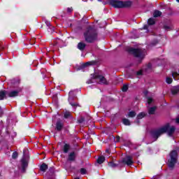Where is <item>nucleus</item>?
I'll return each mask as SVG.
<instances>
[{
  "instance_id": "5",
  "label": "nucleus",
  "mask_w": 179,
  "mask_h": 179,
  "mask_svg": "<svg viewBox=\"0 0 179 179\" xmlns=\"http://www.w3.org/2000/svg\"><path fill=\"white\" fill-rule=\"evenodd\" d=\"M84 36L87 43H93L97 40V33L92 27L87 28V31L84 34Z\"/></svg>"
},
{
  "instance_id": "12",
  "label": "nucleus",
  "mask_w": 179,
  "mask_h": 179,
  "mask_svg": "<svg viewBox=\"0 0 179 179\" xmlns=\"http://www.w3.org/2000/svg\"><path fill=\"white\" fill-rule=\"evenodd\" d=\"M78 50H80V51H83L85 50V48H86V43H83V42H80L78 44Z\"/></svg>"
},
{
  "instance_id": "28",
  "label": "nucleus",
  "mask_w": 179,
  "mask_h": 179,
  "mask_svg": "<svg viewBox=\"0 0 179 179\" xmlns=\"http://www.w3.org/2000/svg\"><path fill=\"white\" fill-rule=\"evenodd\" d=\"M80 174H86L87 173V171L86 170V169L82 168L80 169Z\"/></svg>"
},
{
  "instance_id": "24",
  "label": "nucleus",
  "mask_w": 179,
  "mask_h": 179,
  "mask_svg": "<svg viewBox=\"0 0 179 179\" xmlns=\"http://www.w3.org/2000/svg\"><path fill=\"white\" fill-rule=\"evenodd\" d=\"M164 29L166 31H169L171 30V29H173V27L171 25H164Z\"/></svg>"
},
{
  "instance_id": "50",
  "label": "nucleus",
  "mask_w": 179,
  "mask_h": 179,
  "mask_svg": "<svg viewBox=\"0 0 179 179\" xmlns=\"http://www.w3.org/2000/svg\"><path fill=\"white\" fill-rule=\"evenodd\" d=\"M178 2H179V0H176Z\"/></svg>"
},
{
  "instance_id": "16",
  "label": "nucleus",
  "mask_w": 179,
  "mask_h": 179,
  "mask_svg": "<svg viewBox=\"0 0 179 179\" xmlns=\"http://www.w3.org/2000/svg\"><path fill=\"white\" fill-rule=\"evenodd\" d=\"M71 146L69 145V144H64L63 150L64 153H68V152H69V149H70Z\"/></svg>"
},
{
  "instance_id": "48",
  "label": "nucleus",
  "mask_w": 179,
  "mask_h": 179,
  "mask_svg": "<svg viewBox=\"0 0 179 179\" xmlns=\"http://www.w3.org/2000/svg\"><path fill=\"white\" fill-rule=\"evenodd\" d=\"M0 50H2V47L0 46Z\"/></svg>"
},
{
  "instance_id": "22",
  "label": "nucleus",
  "mask_w": 179,
  "mask_h": 179,
  "mask_svg": "<svg viewBox=\"0 0 179 179\" xmlns=\"http://www.w3.org/2000/svg\"><path fill=\"white\" fill-rule=\"evenodd\" d=\"M155 111H156V107H151L148 110L149 114H155Z\"/></svg>"
},
{
  "instance_id": "38",
  "label": "nucleus",
  "mask_w": 179,
  "mask_h": 179,
  "mask_svg": "<svg viewBox=\"0 0 179 179\" xmlns=\"http://www.w3.org/2000/svg\"><path fill=\"white\" fill-rule=\"evenodd\" d=\"M3 114V110H2V108H1L0 106V117H2Z\"/></svg>"
},
{
  "instance_id": "43",
  "label": "nucleus",
  "mask_w": 179,
  "mask_h": 179,
  "mask_svg": "<svg viewBox=\"0 0 179 179\" xmlns=\"http://www.w3.org/2000/svg\"><path fill=\"white\" fill-rule=\"evenodd\" d=\"M51 33L54 32V27L50 28Z\"/></svg>"
},
{
  "instance_id": "36",
  "label": "nucleus",
  "mask_w": 179,
  "mask_h": 179,
  "mask_svg": "<svg viewBox=\"0 0 179 179\" xmlns=\"http://www.w3.org/2000/svg\"><path fill=\"white\" fill-rule=\"evenodd\" d=\"M79 124H82V122H85V118L81 117L80 120H78Z\"/></svg>"
},
{
  "instance_id": "34",
  "label": "nucleus",
  "mask_w": 179,
  "mask_h": 179,
  "mask_svg": "<svg viewBox=\"0 0 179 179\" xmlns=\"http://www.w3.org/2000/svg\"><path fill=\"white\" fill-rule=\"evenodd\" d=\"M108 166H109V167H117V164H114V163H113V162H110L109 164H108Z\"/></svg>"
},
{
  "instance_id": "10",
  "label": "nucleus",
  "mask_w": 179,
  "mask_h": 179,
  "mask_svg": "<svg viewBox=\"0 0 179 179\" xmlns=\"http://www.w3.org/2000/svg\"><path fill=\"white\" fill-rule=\"evenodd\" d=\"M20 92H22V88L18 87L16 90L7 92V96L8 97H16L17 96H19V93H20Z\"/></svg>"
},
{
  "instance_id": "21",
  "label": "nucleus",
  "mask_w": 179,
  "mask_h": 179,
  "mask_svg": "<svg viewBox=\"0 0 179 179\" xmlns=\"http://www.w3.org/2000/svg\"><path fill=\"white\" fill-rule=\"evenodd\" d=\"M122 122L124 125H131V122L128 119H126V118L123 119Z\"/></svg>"
},
{
  "instance_id": "1",
  "label": "nucleus",
  "mask_w": 179,
  "mask_h": 179,
  "mask_svg": "<svg viewBox=\"0 0 179 179\" xmlns=\"http://www.w3.org/2000/svg\"><path fill=\"white\" fill-rule=\"evenodd\" d=\"M174 131H176V127L174 126H171L170 127V124H167L166 125L153 130L151 132V135L155 141H157V138H159V136H160V135H163V134H166V132L168 133V135L169 136H171V135H173V134H174Z\"/></svg>"
},
{
  "instance_id": "8",
  "label": "nucleus",
  "mask_w": 179,
  "mask_h": 179,
  "mask_svg": "<svg viewBox=\"0 0 179 179\" xmlns=\"http://www.w3.org/2000/svg\"><path fill=\"white\" fill-rule=\"evenodd\" d=\"M76 92V91H70L69 93L68 101L72 107H76V106H78V103L73 102V99L76 97V94H75Z\"/></svg>"
},
{
  "instance_id": "20",
  "label": "nucleus",
  "mask_w": 179,
  "mask_h": 179,
  "mask_svg": "<svg viewBox=\"0 0 179 179\" xmlns=\"http://www.w3.org/2000/svg\"><path fill=\"white\" fill-rule=\"evenodd\" d=\"M145 115H146V113L142 112L140 113L138 115H137V120H142V118H143V117H145Z\"/></svg>"
},
{
  "instance_id": "37",
  "label": "nucleus",
  "mask_w": 179,
  "mask_h": 179,
  "mask_svg": "<svg viewBox=\"0 0 179 179\" xmlns=\"http://www.w3.org/2000/svg\"><path fill=\"white\" fill-rule=\"evenodd\" d=\"M143 73V71L142 70H140L137 72V76H141Z\"/></svg>"
},
{
  "instance_id": "49",
  "label": "nucleus",
  "mask_w": 179,
  "mask_h": 179,
  "mask_svg": "<svg viewBox=\"0 0 179 179\" xmlns=\"http://www.w3.org/2000/svg\"><path fill=\"white\" fill-rule=\"evenodd\" d=\"M17 84L19 85V82H17Z\"/></svg>"
},
{
  "instance_id": "15",
  "label": "nucleus",
  "mask_w": 179,
  "mask_h": 179,
  "mask_svg": "<svg viewBox=\"0 0 179 179\" xmlns=\"http://www.w3.org/2000/svg\"><path fill=\"white\" fill-rule=\"evenodd\" d=\"M62 123L60 121L57 122L56 123V129L57 131H61L62 129Z\"/></svg>"
},
{
  "instance_id": "3",
  "label": "nucleus",
  "mask_w": 179,
  "mask_h": 179,
  "mask_svg": "<svg viewBox=\"0 0 179 179\" xmlns=\"http://www.w3.org/2000/svg\"><path fill=\"white\" fill-rule=\"evenodd\" d=\"M178 160V150H173L169 154V158L168 159V167L170 170H173L177 164Z\"/></svg>"
},
{
  "instance_id": "42",
  "label": "nucleus",
  "mask_w": 179,
  "mask_h": 179,
  "mask_svg": "<svg viewBox=\"0 0 179 179\" xmlns=\"http://www.w3.org/2000/svg\"><path fill=\"white\" fill-rule=\"evenodd\" d=\"M45 24H46L47 26H50V24H51L50 23V22H48V21H46V22H45Z\"/></svg>"
},
{
  "instance_id": "30",
  "label": "nucleus",
  "mask_w": 179,
  "mask_h": 179,
  "mask_svg": "<svg viewBox=\"0 0 179 179\" xmlns=\"http://www.w3.org/2000/svg\"><path fill=\"white\" fill-rule=\"evenodd\" d=\"M179 92V87H176L174 90H173V94H176Z\"/></svg>"
},
{
  "instance_id": "44",
  "label": "nucleus",
  "mask_w": 179,
  "mask_h": 179,
  "mask_svg": "<svg viewBox=\"0 0 179 179\" xmlns=\"http://www.w3.org/2000/svg\"><path fill=\"white\" fill-rule=\"evenodd\" d=\"M156 44H157V41H156L155 43H152V45H155Z\"/></svg>"
},
{
  "instance_id": "14",
  "label": "nucleus",
  "mask_w": 179,
  "mask_h": 179,
  "mask_svg": "<svg viewBox=\"0 0 179 179\" xmlns=\"http://www.w3.org/2000/svg\"><path fill=\"white\" fill-rule=\"evenodd\" d=\"M48 169V166L45 164H42L40 166L41 171H43V173H45V171Z\"/></svg>"
},
{
  "instance_id": "7",
  "label": "nucleus",
  "mask_w": 179,
  "mask_h": 179,
  "mask_svg": "<svg viewBox=\"0 0 179 179\" xmlns=\"http://www.w3.org/2000/svg\"><path fill=\"white\" fill-rule=\"evenodd\" d=\"M27 166H29V157L24 155L18 164L20 171H21V173H24L26 169H27Z\"/></svg>"
},
{
  "instance_id": "18",
  "label": "nucleus",
  "mask_w": 179,
  "mask_h": 179,
  "mask_svg": "<svg viewBox=\"0 0 179 179\" xmlns=\"http://www.w3.org/2000/svg\"><path fill=\"white\" fill-rule=\"evenodd\" d=\"M154 17H159V16H162V13L159 10H155L153 13Z\"/></svg>"
},
{
  "instance_id": "35",
  "label": "nucleus",
  "mask_w": 179,
  "mask_h": 179,
  "mask_svg": "<svg viewBox=\"0 0 179 179\" xmlns=\"http://www.w3.org/2000/svg\"><path fill=\"white\" fill-rule=\"evenodd\" d=\"M153 102V99L152 98H148V103L151 104V103Z\"/></svg>"
},
{
  "instance_id": "33",
  "label": "nucleus",
  "mask_w": 179,
  "mask_h": 179,
  "mask_svg": "<svg viewBox=\"0 0 179 179\" xmlns=\"http://www.w3.org/2000/svg\"><path fill=\"white\" fill-rule=\"evenodd\" d=\"M17 156H18L17 152H14L13 153V155H12V158H13V159H17Z\"/></svg>"
},
{
  "instance_id": "45",
  "label": "nucleus",
  "mask_w": 179,
  "mask_h": 179,
  "mask_svg": "<svg viewBox=\"0 0 179 179\" xmlns=\"http://www.w3.org/2000/svg\"><path fill=\"white\" fill-rule=\"evenodd\" d=\"M138 164H142V163H141V162L138 161L137 162Z\"/></svg>"
},
{
  "instance_id": "13",
  "label": "nucleus",
  "mask_w": 179,
  "mask_h": 179,
  "mask_svg": "<svg viewBox=\"0 0 179 179\" xmlns=\"http://www.w3.org/2000/svg\"><path fill=\"white\" fill-rule=\"evenodd\" d=\"M76 157V155H75V153L73 152H71L69 155L68 160H69V162H73V160H75Z\"/></svg>"
},
{
  "instance_id": "6",
  "label": "nucleus",
  "mask_w": 179,
  "mask_h": 179,
  "mask_svg": "<svg viewBox=\"0 0 179 179\" xmlns=\"http://www.w3.org/2000/svg\"><path fill=\"white\" fill-rule=\"evenodd\" d=\"M128 52H130V54H133L134 57H136L140 59H143V58H145V55H146V52L141 49L130 48L128 49Z\"/></svg>"
},
{
  "instance_id": "46",
  "label": "nucleus",
  "mask_w": 179,
  "mask_h": 179,
  "mask_svg": "<svg viewBox=\"0 0 179 179\" xmlns=\"http://www.w3.org/2000/svg\"><path fill=\"white\" fill-rule=\"evenodd\" d=\"M13 136H16V133H13Z\"/></svg>"
},
{
  "instance_id": "41",
  "label": "nucleus",
  "mask_w": 179,
  "mask_h": 179,
  "mask_svg": "<svg viewBox=\"0 0 179 179\" xmlns=\"http://www.w3.org/2000/svg\"><path fill=\"white\" fill-rule=\"evenodd\" d=\"M143 29L144 30H148V25H144Z\"/></svg>"
},
{
  "instance_id": "11",
  "label": "nucleus",
  "mask_w": 179,
  "mask_h": 179,
  "mask_svg": "<svg viewBox=\"0 0 179 179\" xmlns=\"http://www.w3.org/2000/svg\"><path fill=\"white\" fill-rule=\"evenodd\" d=\"M8 97V91H1L0 92V100H3Z\"/></svg>"
},
{
  "instance_id": "4",
  "label": "nucleus",
  "mask_w": 179,
  "mask_h": 179,
  "mask_svg": "<svg viewBox=\"0 0 179 179\" xmlns=\"http://www.w3.org/2000/svg\"><path fill=\"white\" fill-rule=\"evenodd\" d=\"M99 80V83H103V85H107V80L104 76H101V71L95 72L94 74H91V79L87 81L88 85L92 83H94V82H97Z\"/></svg>"
},
{
  "instance_id": "2",
  "label": "nucleus",
  "mask_w": 179,
  "mask_h": 179,
  "mask_svg": "<svg viewBox=\"0 0 179 179\" xmlns=\"http://www.w3.org/2000/svg\"><path fill=\"white\" fill-rule=\"evenodd\" d=\"M108 2H109L111 6L117 9L130 8V6H132V1H122L121 0H108Z\"/></svg>"
},
{
  "instance_id": "19",
  "label": "nucleus",
  "mask_w": 179,
  "mask_h": 179,
  "mask_svg": "<svg viewBox=\"0 0 179 179\" xmlns=\"http://www.w3.org/2000/svg\"><path fill=\"white\" fill-rule=\"evenodd\" d=\"M135 115H136V113H135V111H130L128 113L127 117H129V118H134V117H135Z\"/></svg>"
},
{
  "instance_id": "17",
  "label": "nucleus",
  "mask_w": 179,
  "mask_h": 179,
  "mask_svg": "<svg viewBox=\"0 0 179 179\" xmlns=\"http://www.w3.org/2000/svg\"><path fill=\"white\" fill-rule=\"evenodd\" d=\"M104 160H106V158L104 157H99L97 159V163H99V164H101L104 163Z\"/></svg>"
},
{
  "instance_id": "31",
  "label": "nucleus",
  "mask_w": 179,
  "mask_h": 179,
  "mask_svg": "<svg viewBox=\"0 0 179 179\" xmlns=\"http://www.w3.org/2000/svg\"><path fill=\"white\" fill-rule=\"evenodd\" d=\"M152 69V64L149 63L148 65H147V67L145 69V71H150Z\"/></svg>"
},
{
  "instance_id": "23",
  "label": "nucleus",
  "mask_w": 179,
  "mask_h": 179,
  "mask_svg": "<svg viewBox=\"0 0 179 179\" xmlns=\"http://www.w3.org/2000/svg\"><path fill=\"white\" fill-rule=\"evenodd\" d=\"M93 64H94V62H86L85 64H84L83 65V68H86V66H89L90 65H93Z\"/></svg>"
},
{
  "instance_id": "27",
  "label": "nucleus",
  "mask_w": 179,
  "mask_h": 179,
  "mask_svg": "<svg viewBox=\"0 0 179 179\" xmlns=\"http://www.w3.org/2000/svg\"><path fill=\"white\" fill-rule=\"evenodd\" d=\"M148 24H155V18H150L148 21Z\"/></svg>"
},
{
  "instance_id": "39",
  "label": "nucleus",
  "mask_w": 179,
  "mask_h": 179,
  "mask_svg": "<svg viewBox=\"0 0 179 179\" xmlns=\"http://www.w3.org/2000/svg\"><path fill=\"white\" fill-rule=\"evenodd\" d=\"M67 12H68L69 13H71V12H72V8H67Z\"/></svg>"
},
{
  "instance_id": "32",
  "label": "nucleus",
  "mask_w": 179,
  "mask_h": 179,
  "mask_svg": "<svg viewBox=\"0 0 179 179\" xmlns=\"http://www.w3.org/2000/svg\"><path fill=\"white\" fill-rule=\"evenodd\" d=\"M71 117V113L69 112H66L64 113V118H69Z\"/></svg>"
},
{
  "instance_id": "9",
  "label": "nucleus",
  "mask_w": 179,
  "mask_h": 179,
  "mask_svg": "<svg viewBox=\"0 0 179 179\" xmlns=\"http://www.w3.org/2000/svg\"><path fill=\"white\" fill-rule=\"evenodd\" d=\"M122 162L127 166H132L134 164V157L132 156L127 155L122 160Z\"/></svg>"
},
{
  "instance_id": "26",
  "label": "nucleus",
  "mask_w": 179,
  "mask_h": 179,
  "mask_svg": "<svg viewBox=\"0 0 179 179\" xmlns=\"http://www.w3.org/2000/svg\"><path fill=\"white\" fill-rule=\"evenodd\" d=\"M166 83H168V85H170V84L173 83V78L167 77L166 79Z\"/></svg>"
},
{
  "instance_id": "40",
  "label": "nucleus",
  "mask_w": 179,
  "mask_h": 179,
  "mask_svg": "<svg viewBox=\"0 0 179 179\" xmlns=\"http://www.w3.org/2000/svg\"><path fill=\"white\" fill-rule=\"evenodd\" d=\"M176 124H179V115L176 119Z\"/></svg>"
},
{
  "instance_id": "47",
  "label": "nucleus",
  "mask_w": 179,
  "mask_h": 179,
  "mask_svg": "<svg viewBox=\"0 0 179 179\" xmlns=\"http://www.w3.org/2000/svg\"><path fill=\"white\" fill-rule=\"evenodd\" d=\"M106 152H107V153H109V152H110V151H109L108 150H106Z\"/></svg>"
},
{
  "instance_id": "25",
  "label": "nucleus",
  "mask_w": 179,
  "mask_h": 179,
  "mask_svg": "<svg viewBox=\"0 0 179 179\" xmlns=\"http://www.w3.org/2000/svg\"><path fill=\"white\" fill-rule=\"evenodd\" d=\"M172 76L175 79V80H177L178 79L179 74L177 72L172 73Z\"/></svg>"
},
{
  "instance_id": "29",
  "label": "nucleus",
  "mask_w": 179,
  "mask_h": 179,
  "mask_svg": "<svg viewBox=\"0 0 179 179\" xmlns=\"http://www.w3.org/2000/svg\"><path fill=\"white\" fill-rule=\"evenodd\" d=\"M122 92H127L128 90V85H124L123 87H122Z\"/></svg>"
}]
</instances>
